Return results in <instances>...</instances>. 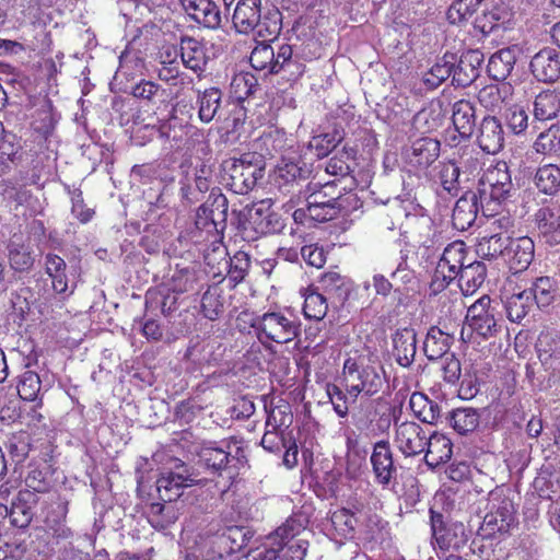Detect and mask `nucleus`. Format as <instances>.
Instances as JSON below:
<instances>
[{
    "label": "nucleus",
    "instance_id": "obj_1",
    "mask_svg": "<svg viewBox=\"0 0 560 560\" xmlns=\"http://www.w3.org/2000/svg\"><path fill=\"white\" fill-rule=\"evenodd\" d=\"M342 376L346 382L347 393L354 399L360 394L369 397L377 394L384 384L382 369L371 364V359L366 355H355L346 359Z\"/></svg>",
    "mask_w": 560,
    "mask_h": 560
},
{
    "label": "nucleus",
    "instance_id": "obj_2",
    "mask_svg": "<svg viewBox=\"0 0 560 560\" xmlns=\"http://www.w3.org/2000/svg\"><path fill=\"white\" fill-rule=\"evenodd\" d=\"M465 322L466 326L460 331V338L465 342L471 339L472 334L485 339L493 337L500 328L488 295H482L468 307Z\"/></svg>",
    "mask_w": 560,
    "mask_h": 560
},
{
    "label": "nucleus",
    "instance_id": "obj_3",
    "mask_svg": "<svg viewBox=\"0 0 560 560\" xmlns=\"http://www.w3.org/2000/svg\"><path fill=\"white\" fill-rule=\"evenodd\" d=\"M252 326L260 340L265 337L277 343H288L300 335V323L280 312H267L257 317Z\"/></svg>",
    "mask_w": 560,
    "mask_h": 560
},
{
    "label": "nucleus",
    "instance_id": "obj_4",
    "mask_svg": "<svg viewBox=\"0 0 560 560\" xmlns=\"http://www.w3.org/2000/svg\"><path fill=\"white\" fill-rule=\"evenodd\" d=\"M264 168L254 165L248 155L238 160L224 162L222 180L230 190L237 195H246L262 178Z\"/></svg>",
    "mask_w": 560,
    "mask_h": 560
},
{
    "label": "nucleus",
    "instance_id": "obj_5",
    "mask_svg": "<svg viewBox=\"0 0 560 560\" xmlns=\"http://www.w3.org/2000/svg\"><path fill=\"white\" fill-rule=\"evenodd\" d=\"M197 482V475L192 469L184 462L175 459L172 468L161 471L156 480V490L164 502H173L183 494L184 489Z\"/></svg>",
    "mask_w": 560,
    "mask_h": 560
},
{
    "label": "nucleus",
    "instance_id": "obj_6",
    "mask_svg": "<svg viewBox=\"0 0 560 560\" xmlns=\"http://www.w3.org/2000/svg\"><path fill=\"white\" fill-rule=\"evenodd\" d=\"M513 187L509 167L505 162H498L488 167L478 182V196L481 205L505 200Z\"/></svg>",
    "mask_w": 560,
    "mask_h": 560
},
{
    "label": "nucleus",
    "instance_id": "obj_7",
    "mask_svg": "<svg viewBox=\"0 0 560 560\" xmlns=\"http://www.w3.org/2000/svg\"><path fill=\"white\" fill-rule=\"evenodd\" d=\"M466 254L467 249L462 241H455L444 248L431 281V289L434 293L443 291L453 280L457 279L459 271L466 265Z\"/></svg>",
    "mask_w": 560,
    "mask_h": 560
},
{
    "label": "nucleus",
    "instance_id": "obj_8",
    "mask_svg": "<svg viewBox=\"0 0 560 560\" xmlns=\"http://www.w3.org/2000/svg\"><path fill=\"white\" fill-rule=\"evenodd\" d=\"M515 521V509L508 497L491 494L490 510L485 515L479 528L483 538L493 537L497 533H506Z\"/></svg>",
    "mask_w": 560,
    "mask_h": 560
},
{
    "label": "nucleus",
    "instance_id": "obj_9",
    "mask_svg": "<svg viewBox=\"0 0 560 560\" xmlns=\"http://www.w3.org/2000/svg\"><path fill=\"white\" fill-rule=\"evenodd\" d=\"M432 537L441 549H458L466 541L465 526L459 522H446L441 513L430 510Z\"/></svg>",
    "mask_w": 560,
    "mask_h": 560
},
{
    "label": "nucleus",
    "instance_id": "obj_10",
    "mask_svg": "<svg viewBox=\"0 0 560 560\" xmlns=\"http://www.w3.org/2000/svg\"><path fill=\"white\" fill-rule=\"evenodd\" d=\"M428 436L423 428L413 421L395 423V443L405 456H416L424 452Z\"/></svg>",
    "mask_w": 560,
    "mask_h": 560
},
{
    "label": "nucleus",
    "instance_id": "obj_11",
    "mask_svg": "<svg viewBox=\"0 0 560 560\" xmlns=\"http://www.w3.org/2000/svg\"><path fill=\"white\" fill-rule=\"evenodd\" d=\"M370 460L375 480L378 485L386 487L396 478L397 468L394 464L393 452L387 441L375 443Z\"/></svg>",
    "mask_w": 560,
    "mask_h": 560
},
{
    "label": "nucleus",
    "instance_id": "obj_12",
    "mask_svg": "<svg viewBox=\"0 0 560 560\" xmlns=\"http://www.w3.org/2000/svg\"><path fill=\"white\" fill-rule=\"evenodd\" d=\"M535 245L530 237L522 236L512 238L509 236L504 260L515 273L528 268L534 259Z\"/></svg>",
    "mask_w": 560,
    "mask_h": 560
},
{
    "label": "nucleus",
    "instance_id": "obj_13",
    "mask_svg": "<svg viewBox=\"0 0 560 560\" xmlns=\"http://www.w3.org/2000/svg\"><path fill=\"white\" fill-rule=\"evenodd\" d=\"M249 223L260 235L279 233L285 226L281 215L272 211L266 201L254 206L249 213Z\"/></svg>",
    "mask_w": 560,
    "mask_h": 560
},
{
    "label": "nucleus",
    "instance_id": "obj_14",
    "mask_svg": "<svg viewBox=\"0 0 560 560\" xmlns=\"http://www.w3.org/2000/svg\"><path fill=\"white\" fill-rule=\"evenodd\" d=\"M477 141L486 153H498L504 144V131L500 120L494 116H486L479 126Z\"/></svg>",
    "mask_w": 560,
    "mask_h": 560
},
{
    "label": "nucleus",
    "instance_id": "obj_15",
    "mask_svg": "<svg viewBox=\"0 0 560 560\" xmlns=\"http://www.w3.org/2000/svg\"><path fill=\"white\" fill-rule=\"evenodd\" d=\"M440 155V142L433 138H419L406 151L408 163L415 167L427 168Z\"/></svg>",
    "mask_w": 560,
    "mask_h": 560
},
{
    "label": "nucleus",
    "instance_id": "obj_16",
    "mask_svg": "<svg viewBox=\"0 0 560 560\" xmlns=\"http://www.w3.org/2000/svg\"><path fill=\"white\" fill-rule=\"evenodd\" d=\"M254 534L243 526L226 527L221 534L213 537L211 544L217 546L226 556L238 552L248 545Z\"/></svg>",
    "mask_w": 560,
    "mask_h": 560
},
{
    "label": "nucleus",
    "instance_id": "obj_17",
    "mask_svg": "<svg viewBox=\"0 0 560 560\" xmlns=\"http://www.w3.org/2000/svg\"><path fill=\"white\" fill-rule=\"evenodd\" d=\"M10 267L19 272L28 271L34 265L30 243L21 234H13L7 244Z\"/></svg>",
    "mask_w": 560,
    "mask_h": 560
},
{
    "label": "nucleus",
    "instance_id": "obj_18",
    "mask_svg": "<svg viewBox=\"0 0 560 560\" xmlns=\"http://www.w3.org/2000/svg\"><path fill=\"white\" fill-rule=\"evenodd\" d=\"M533 74L542 82H555L560 77V58L553 49H542L530 61Z\"/></svg>",
    "mask_w": 560,
    "mask_h": 560
},
{
    "label": "nucleus",
    "instance_id": "obj_19",
    "mask_svg": "<svg viewBox=\"0 0 560 560\" xmlns=\"http://www.w3.org/2000/svg\"><path fill=\"white\" fill-rule=\"evenodd\" d=\"M185 12L206 28H215L220 24V13L211 0H179Z\"/></svg>",
    "mask_w": 560,
    "mask_h": 560
},
{
    "label": "nucleus",
    "instance_id": "obj_20",
    "mask_svg": "<svg viewBox=\"0 0 560 560\" xmlns=\"http://www.w3.org/2000/svg\"><path fill=\"white\" fill-rule=\"evenodd\" d=\"M417 352L416 331L412 328L398 329L393 336V355L404 368L410 366Z\"/></svg>",
    "mask_w": 560,
    "mask_h": 560
},
{
    "label": "nucleus",
    "instance_id": "obj_21",
    "mask_svg": "<svg viewBox=\"0 0 560 560\" xmlns=\"http://www.w3.org/2000/svg\"><path fill=\"white\" fill-rule=\"evenodd\" d=\"M478 198L477 194L469 192L456 201L452 214V223L456 230L466 231L474 224L478 213Z\"/></svg>",
    "mask_w": 560,
    "mask_h": 560
},
{
    "label": "nucleus",
    "instance_id": "obj_22",
    "mask_svg": "<svg viewBox=\"0 0 560 560\" xmlns=\"http://www.w3.org/2000/svg\"><path fill=\"white\" fill-rule=\"evenodd\" d=\"M452 120L462 138H469L476 126V110L469 100H458L452 107Z\"/></svg>",
    "mask_w": 560,
    "mask_h": 560
},
{
    "label": "nucleus",
    "instance_id": "obj_23",
    "mask_svg": "<svg viewBox=\"0 0 560 560\" xmlns=\"http://www.w3.org/2000/svg\"><path fill=\"white\" fill-rule=\"evenodd\" d=\"M535 220L539 233L547 243H560V209L542 207L536 212Z\"/></svg>",
    "mask_w": 560,
    "mask_h": 560
},
{
    "label": "nucleus",
    "instance_id": "obj_24",
    "mask_svg": "<svg viewBox=\"0 0 560 560\" xmlns=\"http://www.w3.org/2000/svg\"><path fill=\"white\" fill-rule=\"evenodd\" d=\"M318 195H311L307 203V215L316 222H326L335 219L345 208L343 199L338 195L328 201H318Z\"/></svg>",
    "mask_w": 560,
    "mask_h": 560
},
{
    "label": "nucleus",
    "instance_id": "obj_25",
    "mask_svg": "<svg viewBox=\"0 0 560 560\" xmlns=\"http://www.w3.org/2000/svg\"><path fill=\"white\" fill-rule=\"evenodd\" d=\"M260 0H240L233 13V24L238 33H247L258 25Z\"/></svg>",
    "mask_w": 560,
    "mask_h": 560
},
{
    "label": "nucleus",
    "instance_id": "obj_26",
    "mask_svg": "<svg viewBox=\"0 0 560 560\" xmlns=\"http://www.w3.org/2000/svg\"><path fill=\"white\" fill-rule=\"evenodd\" d=\"M452 442L444 434L433 433L428 438L425 445V463L430 467H438L452 457Z\"/></svg>",
    "mask_w": 560,
    "mask_h": 560
},
{
    "label": "nucleus",
    "instance_id": "obj_27",
    "mask_svg": "<svg viewBox=\"0 0 560 560\" xmlns=\"http://www.w3.org/2000/svg\"><path fill=\"white\" fill-rule=\"evenodd\" d=\"M67 264L60 256L48 253L45 256V271L51 279V285L58 294H71L73 290L69 291L68 277L66 273Z\"/></svg>",
    "mask_w": 560,
    "mask_h": 560
},
{
    "label": "nucleus",
    "instance_id": "obj_28",
    "mask_svg": "<svg viewBox=\"0 0 560 560\" xmlns=\"http://www.w3.org/2000/svg\"><path fill=\"white\" fill-rule=\"evenodd\" d=\"M538 358L544 364L548 361H560V331L553 327H545L536 341Z\"/></svg>",
    "mask_w": 560,
    "mask_h": 560
},
{
    "label": "nucleus",
    "instance_id": "obj_29",
    "mask_svg": "<svg viewBox=\"0 0 560 560\" xmlns=\"http://www.w3.org/2000/svg\"><path fill=\"white\" fill-rule=\"evenodd\" d=\"M487 267L481 261L465 265L458 273V285L464 294L475 293L485 282Z\"/></svg>",
    "mask_w": 560,
    "mask_h": 560
},
{
    "label": "nucleus",
    "instance_id": "obj_30",
    "mask_svg": "<svg viewBox=\"0 0 560 560\" xmlns=\"http://www.w3.org/2000/svg\"><path fill=\"white\" fill-rule=\"evenodd\" d=\"M521 48L512 46L503 48L491 56L489 60V71L495 80H504L513 70Z\"/></svg>",
    "mask_w": 560,
    "mask_h": 560
},
{
    "label": "nucleus",
    "instance_id": "obj_31",
    "mask_svg": "<svg viewBox=\"0 0 560 560\" xmlns=\"http://www.w3.org/2000/svg\"><path fill=\"white\" fill-rule=\"evenodd\" d=\"M454 337L438 327H431L427 334L423 350L429 360H438L447 354Z\"/></svg>",
    "mask_w": 560,
    "mask_h": 560
},
{
    "label": "nucleus",
    "instance_id": "obj_32",
    "mask_svg": "<svg viewBox=\"0 0 560 560\" xmlns=\"http://www.w3.org/2000/svg\"><path fill=\"white\" fill-rule=\"evenodd\" d=\"M413 413L424 423L436 424L442 417L441 406L421 393H413L409 400Z\"/></svg>",
    "mask_w": 560,
    "mask_h": 560
},
{
    "label": "nucleus",
    "instance_id": "obj_33",
    "mask_svg": "<svg viewBox=\"0 0 560 560\" xmlns=\"http://www.w3.org/2000/svg\"><path fill=\"white\" fill-rule=\"evenodd\" d=\"M513 88L509 83L490 84L478 93L479 103L488 110L494 112L501 109L508 104L512 96Z\"/></svg>",
    "mask_w": 560,
    "mask_h": 560
},
{
    "label": "nucleus",
    "instance_id": "obj_34",
    "mask_svg": "<svg viewBox=\"0 0 560 560\" xmlns=\"http://www.w3.org/2000/svg\"><path fill=\"white\" fill-rule=\"evenodd\" d=\"M198 456L208 469L218 474H221L230 462V452L213 442L203 444L198 452Z\"/></svg>",
    "mask_w": 560,
    "mask_h": 560
},
{
    "label": "nucleus",
    "instance_id": "obj_35",
    "mask_svg": "<svg viewBox=\"0 0 560 560\" xmlns=\"http://www.w3.org/2000/svg\"><path fill=\"white\" fill-rule=\"evenodd\" d=\"M180 56L184 65L194 71L206 65L205 48L196 37H180Z\"/></svg>",
    "mask_w": 560,
    "mask_h": 560
},
{
    "label": "nucleus",
    "instance_id": "obj_36",
    "mask_svg": "<svg viewBox=\"0 0 560 560\" xmlns=\"http://www.w3.org/2000/svg\"><path fill=\"white\" fill-rule=\"evenodd\" d=\"M508 241L509 235L504 233L485 235L480 237L476 244V254L480 258L488 260L495 259L500 256L504 258Z\"/></svg>",
    "mask_w": 560,
    "mask_h": 560
},
{
    "label": "nucleus",
    "instance_id": "obj_37",
    "mask_svg": "<svg viewBox=\"0 0 560 560\" xmlns=\"http://www.w3.org/2000/svg\"><path fill=\"white\" fill-rule=\"evenodd\" d=\"M526 290L530 292V298L539 308L549 306L558 293L557 282L550 277L537 278Z\"/></svg>",
    "mask_w": 560,
    "mask_h": 560
},
{
    "label": "nucleus",
    "instance_id": "obj_38",
    "mask_svg": "<svg viewBox=\"0 0 560 560\" xmlns=\"http://www.w3.org/2000/svg\"><path fill=\"white\" fill-rule=\"evenodd\" d=\"M480 415L470 407L454 409L448 417L452 428L462 435L474 432L479 425Z\"/></svg>",
    "mask_w": 560,
    "mask_h": 560
},
{
    "label": "nucleus",
    "instance_id": "obj_39",
    "mask_svg": "<svg viewBox=\"0 0 560 560\" xmlns=\"http://www.w3.org/2000/svg\"><path fill=\"white\" fill-rule=\"evenodd\" d=\"M213 253L218 254L219 256H222L223 259L225 260L224 265L225 267H229V279L234 284H237L245 279L250 266V260L246 253L237 252L233 257L229 258V260L225 259V256L228 255L225 248H214Z\"/></svg>",
    "mask_w": 560,
    "mask_h": 560
},
{
    "label": "nucleus",
    "instance_id": "obj_40",
    "mask_svg": "<svg viewBox=\"0 0 560 560\" xmlns=\"http://www.w3.org/2000/svg\"><path fill=\"white\" fill-rule=\"evenodd\" d=\"M178 518V512L172 502L152 503L148 511L149 523L155 529H165L174 524Z\"/></svg>",
    "mask_w": 560,
    "mask_h": 560
},
{
    "label": "nucleus",
    "instance_id": "obj_41",
    "mask_svg": "<svg viewBox=\"0 0 560 560\" xmlns=\"http://www.w3.org/2000/svg\"><path fill=\"white\" fill-rule=\"evenodd\" d=\"M534 183L538 190L546 195H555L560 190V167L546 164L536 171Z\"/></svg>",
    "mask_w": 560,
    "mask_h": 560
},
{
    "label": "nucleus",
    "instance_id": "obj_42",
    "mask_svg": "<svg viewBox=\"0 0 560 560\" xmlns=\"http://www.w3.org/2000/svg\"><path fill=\"white\" fill-rule=\"evenodd\" d=\"M445 119L441 103H432L428 108H423L415 116V125L417 129L423 133L432 132L442 127Z\"/></svg>",
    "mask_w": 560,
    "mask_h": 560
},
{
    "label": "nucleus",
    "instance_id": "obj_43",
    "mask_svg": "<svg viewBox=\"0 0 560 560\" xmlns=\"http://www.w3.org/2000/svg\"><path fill=\"white\" fill-rule=\"evenodd\" d=\"M145 307L150 311L160 310L164 315L170 314L177 307V295L164 285L150 290L145 295Z\"/></svg>",
    "mask_w": 560,
    "mask_h": 560
},
{
    "label": "nucleus",
    "instance_id": "obj_44",
    "mask_svg": "<svg viewBox=\"0 0 560 560\" xmlns=\"http://www.w3.org/2000/svg\"><path fill=\"white\" fill-rule=\"evenodd\" d=\"M455 61L456 56L454 54L446 52L443 56L442 61L436 62L428 72L424 73V85L431 90L440 86L453 73V66Z\"/></svg>",
    "mask_w": 560,
    "mask_h": 560
},
{
    "label": "nucleus",
    "instance_id": "obj_45",
    "mask_svg": "<svg viewBox=\"0 0 560 560\" xmlns=\"http://www.w3.org/2000/svg\"><path fill=\"white\" fill-rule=\"evenodd\" d=\"M534 301L530 298V292L523 290L513 293L506 299L505 311L508 318L513 323H520L532 310Z\"/></svg>",
    "mask_w": 560,
    "mask_h": 560
},
{
    "label": "nucleus",
    "instance_id": "obj_46",
    "mask_svg": "<svg viewBox=\"0 0 560 560\" xmlns=\"http://www.w3.org/2000/svg\"><path fill=\"white\" fill-rule=\"evenodd\" d=\"M560 110V97L556 92L539 93L534 102V116L537 120L553 119Z\"/></svg>",
    "mask_w": 560,
    "mask_h": 560
},
{
    "label": "nucleus",
    "instance_id": "obj_47",
    "mask_svg": "<svg viewBox=\"0 0 560 560\" xmlns=\"http://www.w3.org/2000/svg\"><path fill=\"white\" fill-rule=\"evenodd\" d=\"M222 93L217 88H210L199 92L197 103L199 105V118L203 122H210L221 105Z\"/></svg>",
    "mask_w": 560,
    "mask_h": 560
},
{
    "label": "nucleus",
    "instance_id": "obj_48",
    "mask_svg": "<svg viewBox=\"0 0 560 560\" xmlns=\"http://www.w3.org/2000/svg\"><path fill=\"white\" fill-rule=\"evenodd\" d=\"M32 494L26 492H20L16 501H13L10 510L5 508L9 514L10 523L18 528H25L30 525L33 518V511L26 503V497Z\"/></svg>",
    "mask_w": 560,
    "mask_h": 560
},
{
    "label": "nucleus",
    "instance_id": "obj_49",
    "mask_svg": "<svg viewBox=\"0 0 560 560\" xmlns=\"http://www.w3.org/2000/svg\"><path fill=\"white\" fill-rule=\"evenodd\" d=\"M208 206L210 221L222 231L225 228L229 203L226 197L221 192L211 191L208 200L202 205Z\"/></svg>",
    "mask_w": 560,
    "mask_h": 560
},
{
    "label": "nucleus",
    "instance_id": "obj_50",
    "mask_svg": "<svg viewBox=\"0 0 560 560\" xmlns=\"http://www.w3.org/2000/svg\"><path fill=\"white\" fill-rule=\"evenodd\" d=\"M258 89V80L250 72L236 73L231 82V93L233 97L243 102L253 95Z\"/></svg>",
    "mask_w": 560,
    "mask_h": 560
},
{
    "label": "nucleus",
    "instance_id": "obj_51",
    "mask_svg": "<svg viewBox=\"0 0 560 560\" xmlns=\"http://www.w3.org/2000/svg\"><path fill=\"white\" fill-rule=\"evenodd\" d=\"M305 534V522L301 517H290L279 526L273 536L270 537L278 546L284 545L287 541H293L301 538Z\"/></svg>",
    "mask_w": 560,
    "mask_h": 560
},
{
    "label": "nucleus",
    "instance_id": "obj_52",
    "mask_svg": "<svg viewBox=\"0 0 560 560\" xmlns=\"http://www.w3.org/2000/svg\"><path fill=\"white\" fill-rule=\"evenodd\" d=\"M305 178V172L296 163L290 162L280 166L276 175V184L279 189L290 192V187H293L299 180Z\"/></svg>",
    "mask_w": 560,
    "mask_h": 560
},
{
    "label": "nucleus",
    "instance_id": "obj_53",
    "mask_svg": "<svg viewBox=\"0 0 560 560\" xmlns=\"http://www.w3.org/2000/svg\"><path fill=\"white\" fill-rule=\"evenodd\" d=\"M52 516L47 515L45 524L51 535L58 539H68L72 536L71 529L65 524L67 510L63 505H58L51 511Z\"/></svg>",
    "mask_w": 560,
    "mask_h": 560
},
{
    "label": "nucleus",
    "instance_id": "obj_54",
    "mask_svg": "<svg viewBox=\"0 0 560 560\" xmlns=\"http://www.w3.org/2000/svg\"><path fill=\"white\" fill-rule=\"evenodd\" d=\"M534 149L537 153L549 154L560 151V127L552 125L549 129L541 132L534 142Z\"/></svg>",
    "mask_w": 560,
    "mask_h": 560
},
{
    "label": "nucleus",
    "instance_id": "obj_55",
    "mask_svg": "<svg viewBox=\"0 0 560 560\" xmlns=\"http://www.w3.org/2000/svg\"><path fill=\"white\" fill-rule=\"evenodd\" d=\"M342 140L338 130L315 136L310 141V147L315 151L317 158L327 156Z\"/></svg>",
    "mask_w": 560,
    "mask_h": 560
},
{
    "label": "nucleus",
    "instance_id": "obj_56",
    "mask_svg": "<svg viewBox=\"0 0 560 560\" xmlns=\"http://www.w3.org/2000/svg\"><path fill=\"white\" fill-rule=\"evenodd\" d=\"M42 382L37 373L25 371L19 381L18 393L23 400L34 401L40 390Z\"/></svg>",
    "mask_w": 560,
    "mask_h": 560
},
{
    "label": "nucleus",
    "instance_id": "obj_57",
    "mask_svg": "<svg viewBox=\"0 0 560 560\" xmlns=\"http://www.w3.org/2000/svg\"><path fill=\"white\" fill-rule=\"evenodd\" d=\"M328 310L326 298L317 292H312L305 296L303 312L310 319L320 320L325 317Z\"/></svg>",
    "mask_w": 560,
    "mask_h": 560
},
{
    "label": "nucleus",
    "instance_id": "obj_58",
    "mask_svg": "<svg viewBox=\"0 0 560 560\" xmlns=\"http://www.w3.org/2000/svg\"><path fill=\"white\" fill-rule=\"evenodd\" d=\"M249 60L253 68L264 70L269 67V71L271 72V68L273 63H276L275 50L271 45L259 43L253 49Z\"/></svg>",
    "mask_w": 560,
    "mask_h": 560
},
{
    "label": "nucleus",
    "instance_id": "obj_59",
    "mask_svg": "<svg viewBox=\"0 0 560 560\" xmlns=\"http://www.w3.org/2000/svg\"><path fill=\"white\" fill-rule=\"evenodd\" d=\"M201 310L206 318L215 320L223 311V303L217 288H209L201 298Z\"/></svg>",
    "mask_w": 560,
    "mask_h": 560
},
{
    "label": "nucleus",
    "instance_id": "obj_60",
    "mask_svg": "<svg viewBox=\"0 0 560 560\" xmlns=\"http://www.w3.org/2000/svg\"><path fill=\"white\" fill-rule=\"evenodd\" d=\"M276 63L271 68V73H280L282 69L295 68V74H303L304 65L292 59V47L289 45L280 46L277 55L275 54Z\"/></svg>",
    "mask_w": 560,
    "mask_h": 560
},
{
    "label": "nucleus",
    "instance_id": "obj_61",
    "mask_svg": "<svg viewBox=\"0 0 560 560\" xmlns=\"http://www.w3.org/2000/svg\"><path fill=\"white\" fill-rule=\"evenodd\" d=\"M460 170L454 162L444 163L440 171V180L444 190L450 195H457L459 190Z\"/></svg>",
    "mask_w": 560,
    "mask_h": 560
},
{
    "label": "nucleus",
    "instance_id": "obj_62",
    "mask_svg": "<svg viewBox=\"0 0 560 560\" xmlns=\"http://www.w3.org/2000/svg\"><path fill=\"white\" fill-rule=\"evenodd\" d=\"M319 283L326 293L336 294L343 299L348 294L346 278L337 271H329L320 277Z\"/></svg>",
    "mask_w": 560,
    "mask_h": 560
},
{
    "label": "nucleus",
    "instance_id": "obj_63",
    "mask_svg": "<svg viewBox=\"0 0 560 560\" xmlns=\"http://www.w3.org/2000/svg\"><path fill=\"white\" fill-rule=\"evenodd\" d=\"M476 11L472 2L468 0H454L446 12V18L451 24H459L467 20Z\"/></svg>",
    "mask_w": 560,
    "mask_h": 560
},
{
    "label": "nucleus",
    "instance_id": "obj_64",
    "mask_svg": "<svg viewBox=\"0 0 560 560\" xmlns=\"http://www.w3.org/2000/svg\"><path fill=\"white\" fill-rule=\"evenodd\" d=\"M308 547V541L305 538H298L293 541H287L284 545L279 546V551L284 555V560H303Z\"/></svg>",
    "mask_w": 560,
    "mask_h": 560
}]
</instances>
